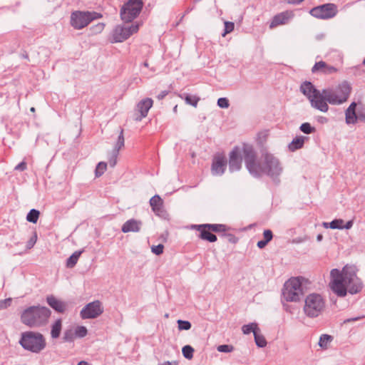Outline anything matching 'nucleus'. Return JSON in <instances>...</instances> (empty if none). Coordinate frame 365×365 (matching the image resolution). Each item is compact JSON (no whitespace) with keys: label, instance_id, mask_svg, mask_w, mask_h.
<instances>
[{"label":"nucleus","instance_id":"nucleus-35","mask_svg":"<svg viewBox=\"0 0 365 365\" xmlns=\"http://www.w3.org/2000/svg\"><path fill=\"white\" fill-rule=\"evenodd\" d=\"M73 332H75V330L72 329L65 330L63 332V339L66 341H73L76 338Z\"/></svg>","mask_w":365,"mask_h":365},{"label":"nucleus","instance_id":"nucleus-24","mask_svg":"<svg viewBox=\"0 0 365 365\" xmlns=\"http://www.w3.org/2000/svg\"><path fill=\"white\" fill-rule=\"evenodd\" d=\"M62 329V321L61 319H58L53 324L51 330V335L53 339H57L59 337Z\"/></svg>","mask_w":365,"mask_h":365},{"label":"nucleus","instance_id":"nucleus-49","mask_svg":"<svg viewBox=\"0 0 365 365\" xmlns=\"http://www.w3.org/2000/svg\"><path fill=\"white\" fill-rule=\"evenodd\" d=\"M334 336L327 334H323L319 336L318 342H331Z\"/></svg>","mask_w":365,"mask_h":365},{"label":"nucleus","instance_id":"nucleus-47","mask_svg":"<svg viewBox=\"0 0 365 365\" xmlns=\"http://www.w3.org/2000/svg\"><path fill=\"white\" fill-rule=\"evenodd\" d=\"M163 250H164V245L162 244H159L158 245H153L151 247L152 252L156 255H160L161 254H163Z\"/></svg>","mask_w":365,"mask_h":365},{"label":"nucleus","instance_id":"nucleus-15","mask_svg":"<svg viewBox=\"0 0 365 365\" xmlns=\"http://www.w3.org/2000/svg\"><path fill=\"white\" fill-rule=\"evenodd\" d=\"M152 211L154 214L164 220L168 218L169 215L164 207V202L158 195L153 196L149 201Z\"/></svg>","mask_w":365,"mask_h":365},{"label":"nucleus","instance_id":"nucleus-13","mask_svg":"<svg viewBox=\"0 0 365 365\" xmlns=\"http://www.w3.org/2000/svg\"><path fill=\"white\" fill-rule=\"evenodd\" d=\"M103 312V307L99 300L87 304L81 311L80 316L83 319H95Z\"/></svg>","mask_w":365,"mask_h":365},{"label":"nucleus","instance_id":"nucleus-20","mask_svg":"<svg viewBox=\"0 0 365 365\" xmlns=\"http://www.w3.org/2000/svg\"><path fill=\"white\" fill-rule=\"evenodd\" d=\"M292 16V15L288 11L279 13L272 18L269 27L273 29L279 25L285 24Z\"/></svg>","mask_w":365,"mask_h":365},{"label":"nucleus","instance_id":"nucleus-19","mask_svg":"<svg viewBox=\"0 0 365 365\" xmlns=\"http://www.w3.org/2000/svg\"><path fill=\"white\" fill-rule=\"evenodd\" d=\"M18 342H45V338L41 333L29 331L21 334Z\"/></svg>","mask_w":365,"mask_h":365},{"label":"nucleus","instance_id":"nucleus-29","mask_svg":"<svg viewBox=\"0 0 365 365\" xmlns=\"http://www.w3.org/2000/svg\"><path fill=\"white\" fill-rule=\"evenodd\" d=\"M300 131L303 133L309 135L316 132L315 127L312 126L309 123H303L299 127Z\"/></svg>","mask_w":365,"mask_h":365},{"label":"nucleus","instance_id":"nucleus-8","mask_svg":"<svg viewBox=\"0 0 365 365\" xmlns=\"http://www.w3.org/2000/svg\"><path fill=\"white\" fill-rule=\"evenodd\" d=\"M325 307V302L319 294H310L305 299L304 312L311 318L317 317Z\"/></svg>","mask_w":365,"mask_h":365},{"label":"nucleus","instance_id":"nucleus-16","mask_svg":"<svg viewBox=\"0 0 365 365\" xmlns=\"http://www.w3.org/2000/svg\"><path fill=\"white\" fill-rule=\"evenodd\" d=\"M227 160L223 154H217L212 158L211 173L213 175H222L227 168Z\"/></svg>","mask_w":365,"mask_h":365},{"label":"nucleus","instance_id":"nucleus-26","mask_svg":"<svg viewBox=\"0 0 365 365\" xmlns=\"http://www.w3.org/2000/svg\"><path fill=\"white\" fill-rule=\"evenodd\" d=\"M22 347L29 351L38 353L45 348L46 344H20Z\"/></svg>","mask_w":365,"mask_h":365},{"label":"nucleus","instance_id":"nucleus-17","mask_svg":"<svg viewBox=\"0 0 365 365\" xmlns=\"http://www.w3.org/2000/svg\"><path fill=\"white\" fill-rule=\"evenodd\" d=\"M153 105V101L150 98H145L141 100L136 106L135 110L138 112L135 115L134 120L136 122L141 121L148 115L149 110Z\"/></svg>","mask_w":365,"mask_h":365},{"label":"nucleus","instance_id":"nucleus-61","mask_svg":"<svg viewBox=\"0 0 365 365\" xmlns=\"http://www.w3.org/2000/svg\"><path fill=\"white\" fill-rule=\"evenodd\" d=\"M317 120L320 123H326L328 122V119L324 116H319Z\"/></svg>","mask_w":365,"mask_h":365},{"label":"nucleus","instance_id":"nucleus-11","mask_svg":"<svg viewBox=\"0 0 365 365\" xmlns=\"http://www.w3.org/2000/svg\"><path fill=\"white\" fill-rule=\"evenodd\" d=\"M338 13V8L335 4L327 3L313 7L309 14L315 19L327 20L334 18Z\"/></svg>","mask_w":365,"mask_h":365},{"label":"nucleus","instance_id":"nucleus-25","mask_svg":"<svg viewBox=\"0 0 365 365\" xmlns=\"http://www.w3.org/2000/svg\"><path fill=\"white\" fill-rule=\"evenodd\" d=\"M179 96L184 99L185 103L188 105L192 106L194 107H197V103L200 98L197 96H192L189 93H183L179 95Z\"/></svg>","mask_w":365,"mask_h":365},{"label":"nucleus","instance_id":"nucleus-30","mask_svg":"<svg viewBox=\"0 0 365 365\" xmlns=\"http://www.w3.org/2000/svg\"><path fill=\"white\" fill-rule=\"evenodd\" d=\"M227 231H224V232H220V236L221 237H225L227 241L231 243V244H233V245H235L239 241V238L237 237H236L235 235L232 234V233H228L227 232Z\"/></svg>","mask_w":365,"mask_h":365},{"label":"nucleus","instance_id":"nucleus-33","mask_svg":"<svg viewBox=\"0 0 365 365\" xmlns=\"http://www.w3.org/2000/svg\"><path fill=\"white\" fill-rule=\"evenodd\" d=\"M124 143H125V140H124V135H123V129L121 128L119 135L118 137L116 144L113 150H117L119 153V150L124 146Z\"/></svg>","mask_w":365,"mask_h":365},{"label":"nucleus","instance_id":"nucleus-46","mask_svg":"<svg viewBox=\"0 0 365 365\" xmlns=\"http://www.w3.org/2000/svg\"><path fill=\"white\" fill-rule=\"evenodd\" d=\"M234 349V347L230 344H222L217 347V350L220 352H231Z\"/></svg>","mask_w":365,"mask_h":365},{"label":"nucleus","instance_id":"nucleus-42","mask_svg":"<svg viewBox=\"0 0 365 365\" xmlns=\"http://www.w3.org/2000/svg\"><path fill=\"white\" fill-rule=\"evenodd\" d=\"M118 153H119L117 150H113L110 153V155L108 158V163L111 168H114L115 166Z\"/></svg>","mask_w":365,"mask_h":365},{"label":"nucleus","instance_id":"nucleus-52","mask_svg":"<svg viewBox=\"0 0 365 365\" xmlns=\"http://www.w3.org/2000/svg\"><path fill=\"white\" fill-rule=\"evenodd\" d=\"M27 168L26 162L22 161L14 168L15 170L24 171Z\"/></svg>","mask_w":365,"mask_h":365},{"label":"nucleus","instance_id":"nucleus-60","mask_svg":"<svg viewBox=\"0 0 365 365\" xmlns=\"http://www.w3.org/2000/svg\"><path fill=\"white\" fill-rule=\"evenodd\" d=\"M356 107H357V104H356V102L354 101V102L351 103V104L346 108V110H356Z\"/></svg>","mask_w":365,"mask_h":365},{"label":"nucleus","instance_id":"nucleus-28","mask_svg":"<svg viewBox=\"0 0 365 365\" xmlns=\"http://www.w3.org/2000/svg\"><path fill=\"white\" fill-rule=\"evenodd\" d=\"M40 216L39 210L31 209L26 215V220L29 222L36 223Z\"/></svg>","mask_w":365,"mask_h":365},{"label":"nucleus","instance_id":"nucleus-32","mask_svg":"<svg viewBox=\"0 0 365 365\" xmlns=\"http://www.w3.org/2000/svg\"><path fill=\"white\" fill-rule=\"evenodd\" d=\"M107 163L105 162H100L97 164L95 170V175L96 178L101 177L106 170Z\"/></svg>","mask_w":365,"mask_h":365},{"label":"nucleus","instance_id":"nucleus-27","mask_svg":"<svg viewBox=\"0 0 365 365\" xmlns=\"http://www.w3.org/2000/svg\"><path fill=\"white\" fill-rule=\"evenodd\" d=\"M359 119L356 110H345V121L348 125L356 124Z\"/></svg>","mask_w":365,"mask_h":365},{"label":"nucleus","instance_id":"nucleus-37","mask_svg":"<svg viewBox=\"0 0 365 365\" xmlns=\"http://www.w3.org/2000/svg\"><path fill=\"white\" fill-rule=\"evenodd\" d=\"M75 332H73L76 337L82 338L86 336L88 330L84 326H78L75 328Z\"/></svg>","mask_w":365,"mask_h":365},{"label":"nucleus","instance_id":"nucleus-4","mask_svg":"<svg viewBox=\"0 0 365 365\" xmlns=\"http://www.w3.org/2000/svg\"><path fill=\"white\" fill-rule=\"evenodd\" d=\"M300 91L308 98L312 108L324 113L328 111L329 107L324 101L323 90L320 91L312 82L305 81L300 86Z\"/></svg>","mask_w":365,"mask_h":365},{"label":"nucleus","instance_id":"nucleus-9","mask_svg":"<svg viewBox=\"0 0 365 365\" xmlns=\"http://www.w3.org/2000/svg\"><path fill=\"white\" fill-rule=\"evenodd\" d=\"M142 0H128L120 9V16L125 23H130L140 14L143 8Z\"/></svg>","mask_w":365,"mask_h":365},{"label":"nucleus","instance_id":"nucleus-10","mask_svg":"<svg viewBox=\"0 0 365 365\" xmlns=\"http://www.w3.org/2000/svg\"><path fill=\"white\" fill-rule=\"evenodd\" d=\"M102 17V14L96 11H73L71 15V25L76 29L87 26L93 20Z\"/></svg>","mask_w":365,"mask_h":365},{"label":"nucleus","instance_id":"nucleus-57","mask_svg":"<svg viewBox=\"0 0 365 365\" xmlns=\"http://www.w3.org/2000/svg\"><path fill=\"white\" fill-rule=\"evenodd\" d=\"M354 221L352 220L347 221L345 225L342 223L343 229L349 230L352 227Z\"/></svg>","mask_w":365,"mask_h":365},{"label":"nucleus","instance_id":"nucleus-54","mask_svg":"<svg viewBox=\"0 0 365 365\" xmlns=\"http://www.w3.org/2000/svg\"><path fill=\"white\" fill-rule=\"evenodd\" d=\"M365 317L364 315H362V316H359V317H352V318H349V319H346L344 321V323H349V322H356V321H358L359 319H364Z\"/></svg>","mask_w":365,"mask_h":365},{"label":"nucleus","instance_id":"nucleus-48","mask_svg":"<svg viewBox=\"0 0 365 365\" xmlns=\"http://www.w3.org/2000/svg\"><path fill=\"white\" fill-rule=\"evenodd\" d=\"M12 302L11 298H7L3 300H0V310L5 309L11 306Z\"/></svg>","mask_w":365,"mask_h":365},{"label":"nucleus","instance_id":"nucleus-7","mask_svg":"<svg viewBox=\"0 0 365 365\" xmlns=\"http://www.w3.org/2000/svg\"><path fill=\"white\" fill-rule=\"evenodd\" d=\"M192 228L199 232L198 238L209 242H215L217 240V235L214 234L224 231H228L230 227L224 224H200L192 225Z\"/></svg>","mask_w":365,"mask_h":365},{"label":"nucleus","instance_id":"nucleus-31","mask_svg":"<svg viewBox=\"0 0 365 365\" xmlns=\"http://www.w3.org/2000/svg\"><path fill=\"white\" fill-rule=\"evenodd\" d=\"M257 329H259V327L257 324L255 322L249 323L242 327V332L245 334H249L251 332L254 334V331L255 330L257 331Z\"/></svg>","mask_w":365,"mask_h":365},{"label":"nucleus","instance_id":"nucleus-18","mask_svg":"<svg viewBox=\"0 0 365 365\" xmlns=\"http://www.w3.org/2000/svg\"><path fill=\"white\" fill-rule=\"evenodd\" d=\"M46 302L50 307L58 313H64L66 309V304L57 299L54 295L50 294L46 297Z\"/></svg>","mask_w":365,"mask_h":365},{"label":"nucleus","instance_id":"nucleus-50","mask_svg":"<svg viewBox=\"0 0 365 365\" xmlns=\"http://www.w3.org/2000/svg\"><path fill=\"white\" fill-rule=\"evenodd\" d=\"M264 240L269 242L273 238V233L270 230H264L263 232Z\"/></svg>","mask_w":365,"mask_h":365},{"label":"nucleus","instance_id":"nucleus-39","mask_svg":"<svg viewBox=\"0 0 365 365\" xmlns=\"http://www.w3.org/2000/svg\"><path fill=\"white\" fill-rule=\"evenodd\" d=\"M178 329L179 330H189L192 324L189 321L187 320H178Z\"/></svg>","mask_w":365,"mask_h":365},{"label":"nucleus","instance_id":"nucleus-1","mask_svg":"<svg viewBox=\"0 0 365 365\" xmlns=\"http://www.w3.org/2000/svg\"><path fill=\"white\" fill-rule=\"evenodd\" d=\"M242 150L245 166L253 178L259 179L267 175L275 180L282 173V166L273 154L267 152L259 158L254 146L247 143L242 144Z\"/></svg>","mask_w":365,"mask_h":365},{"label":"nucleus","instance_id":"nucleus-40","mask_svg":"<svg viewBox=\"0 0 365 365\" xmlns=\"http://www.w3.org/2000/svg\"><path fill=\"white\" fill-rule=\"evenodd\" d=\"M105 24L103 23H98L94 26H92L90 28L91 33L92 34H98L101 33V31L104 29Z\"/></svg>","mask_w":365,"mask_h":365},{"label":"nucleus","instance_id":"nucleus-45","mask_svg":"<svg viewBox=\"0 0 365 365\" xmlns=\"http://www.w3.org/2000/svg\"><path fill=\"white\" fill-rule=\"evenodd\" d=\"M217 104L221 108H227L230 106L229 100L224 97L218 98Z\"/></svg>","mask_w":365,"mask_h":365},{"label":"nucleus","instance_id":"nucleus-22","mask_svg":"<svg viewBox=\"0 0 365 365\" xmlns=\"http://www.w3.org/2000/svg\"><path fill=\"white\" fill-rule=\"evenodd\" d=\"M309 139L308 137L303 135H297L293 138L292 142L289 144L288 148L290 151L294 152L304 147L305 140Z\"/></svg>","mask_w":365,"mask_h":365},{"label":"nucleus","instance_id":"nucleus-44","mask_svg":"<svg viewBox=\"0 0 365 365\" xmlns=\"http://www.w3.org/2000/svg\"><path fill=\"white\" fill-rule=\"evenodd\" d=\"M253 334L255 338V342H267L264 336L262 334L259 328L257 329V331L255 330Z\"/></svg>","mask_w":365,"mask_h":365},{"label":"nucleus","instance_id":"nucleus-6","mask_svg":"<svg viewBox=\"0 0 365 365\" xmlns=\"http://www.w3.org/2000/svg\"><path fill=\"white\" fill-rule=\"evenodd\" d=\"M302 277H292L285 282L282 290V299L286 302H299L304 295Z\"/></svg>","mask_w":365,"mask_h":365},{"label":"nucleus","instance_id":"nucleus-59","mask_svg":"<svg viewBox=\"0 0 365 365\" xmlns=\"http://www.w3.org/2000/svg\"><path fill=\"white\" fill-rule=\"evenodd\" d=\"M158 365H178V362L177 361H166L163 363L158 364Z\"/></svg>","mask_w":365,"mask_h":365},{"label":"nucleus","instance_id":"nucleus-38","mask_svg":"<svg viewBox=\"0 0 365 365\" xmlns=\"http://www.w3.org/2000/svg\"><path fill=\"white\" fill-rule=\"evenodd\" d=\"M342 223H344L342 219H334L329 222V228L333 230H343Z\"/></svg>","mask_w":365,"mask_h":365},{"label":"nucleus","instance_id":"nucleus-36","mask_svg":"<svg viewBox=\"0 0 365 365\" xmlns=\"http://www.w3.org/2000/svg\"><path fill=\"white\" fill-rule=\"evenodd\" d=\"M325 67H327V63L324 61H320L319 62H316L312 68V72L314 73L318 71H321L324 73Z\"/></svg>","mask_w":365,"mask_h":365},{"label":"nucleus","instance_id":"nucleus-21","mask_svg":"<svg viewBox=\"0 0 365 365\" xmlns=\"http://www.w3.org/2000/svg\"><path fill=\"white\" fill-rule=\"evenodd\" d=\"M142 225V222L140 220H137L135 219H130L127 220L122 226L121 231L124 233L130 232H139L140 230V227Z\"/></svg>","mask_w":365,"mask_h":365},{"label":"nucleus","instance_id":"nucleus-51","mask_svg":"<svg viewBox=\"0 0 365 365\" xmlns=\"http://www.w3.org/2000/svg\"><path fill=\"white\" fill-rule=\"evenodd\" d=\"M337 71V68L334 66H329L327 64V67H325L324 73V74H331Z\"/></svg>","mask_w":365,"mask_h":365},{"label":"nucleus","instance_id":"nucleus-12","mask_svg":"<svg viewBox=\"0 0 365 365\" xmlns=\"http://www.w3.org/2000/svg\"><path fill=\"white\" fill-rule=\"evenodd\" d=\"M139 24H135L129 26H117L113 32V42L119 43L127 40L131 35L138 32Z\"/></svg>","mask_w":365,"mask_h":365},{"label":"nucleus","instance_id":"nucleus-14","mask_svg":"<svg viewBox=\"0 0 365 365\" xmlns=\"http://www.w3.org/2000/svg\"><path fill=\"white\" fill-rule=\"evenodd\" d=\"M242 160H244L242 147L235 146L229 153L227 162L230 173L239 171L242 168Z\"/></svg>","mask_w":365,"mask_h":365},{"label":"nucleus","instance_id":"nucleus-55","mask_svg":"<svg viewBox=\"0 0 365 365\" xmlns=\"http://www.w3.org/2000/svg\"><path fill=\"white\" fill-rule=\"evenodd\" d=\"M268 243L269 242H267V241H265L264 240H259V241L257 242V246L259 249H263V248H264L267 246V245Z\"/></svg>","mask_w":365,"mask_h":365},{"label":"nucleus","instance_id":"nucleus-63","mask_svg":"<svg viewBox=\"0 0 365 365\" xmlns=\"http://www.w3.org/2000/svg\"><path fill=\"white\" fill-rule=\"evenodd\" d=\"M359 120H361L365 123V113H359Z\"/></svg>","mask_w":365,"mask_h":365},{"label":"nucleus","instance_id":"nucleus-64","mask_svg":"<svg viewBox=\"0 0 365 365\" xmlns=\"http://www.w3.org/2000/svg\"><path fill=\"white\" fill-rule=\"evenodd\" d=\"M322 239H323V235H322V234H319V235H317V240L318 242H321V241L322 240Z\"/></svg>","mask_w":365,"mask_h":365},{"label":"nucleus","instance_id":"nucleus-41","mask_svg":"<svg viewBox=\"0 0 365 365\" xmlns=\"http://www.w3.org/2000/svg\"><path fill=\"white\" fill-rule=\"evenodd\" d=\"M37 232L36 230L33 232V235L29 238V240L26 242V248L30 250L34 247L36 241H37Z\"/></svg>","mask_w":365,"mask_h":365},{"label":"nucleus","instance_id":"nucleus-53","mask_svg":"<svg viewBox=\"0 0 365 365\" xmlns=\"http://www.w3.org/2000/svg\"><path fill=\"white\" fill-rule=\"evenodd\" d=\"M283 308L287 312H289L290 314H294V310L295 309L294 307L285 303H283Z\"/></svg>","mask_w":365,"mask_h":365},{"label":"nucleus","instance_id":"nucleus-56","mask_svg":"<svg viewBox=\"0 0 365 365\" xmlns=\"http://www.w3.org/2000/svg\"><path fill=\"white\" fill-rule=\"evenodd\" d=\"M169 91H162L158 96L157 98L160 101L163 100L169 93Z\"/></svg>","mask_w":365,"mask_h":365},{"label":"nucleus","instance_id":"nucleus-34","mask_svg":"<svg viewBox=\"0 0 365 365\" xmlns=\"http://www.w3.org/2000/svg\"><path fill=\"white\" fill-rule=\"evenodd\" d=\"M182 352L185 358L191 359L193 357L194 349L190 345H186L182 347Z\"/></svg>","mask_w":365,"mask_h":365},{"label":"nucleus","instance_id":"nucleus-58","mask_svg":"<svg viewBox=\"0 0 365 365\" xmlns=\"http://www.w3.org/2000/svg\"><path fill=\"white\" fill-rule=\"evenodd\" d=\"M304 0H284L289 4L298 5L303 2Z\"/></svg>","mask_w":365,"mask_h":365},{"label":"nucleus","instance_id":"nucleus-2","mask_svg":"<svg viewBox=\"0 0 365 365\" xmlns=\"http://www.w3.org/2000/svg\"><path fill=\"white\" fill-rule=\"evenodd\" d=\"M358 269L355 265H345L342 270L335 268L331 270V289L338 297H344L347 292L351 294L361 292L364 284L357 277Z\"/></svg>","mask_w":365,"mask_h":365},{"label":"nucleus","instance_id":"nucleus-23","mask_svg":"<svg viewBox=\"0 0 365 365\" xmlns=\"http://www.w3.org/2000/svg\"><path fill=\"white\" fill-rule=\"evenodd\" d=\"M83 252V250H78L74 252L67 259L66 262V266L67 268H73L76 266L78 262V260Z\"/></svg>","mask_w":365,"mask_h":365},{"label":"nucleus","instance_id":"nucleus-3","mask_svg":"<svg viewBox=\"0 0 365 365\" xmlns=\"http://www.w3.org/2000/svg\"><path fill=\"white\" fill-rule=\"evenodd\" d=\"M51 314V311L46 307L31 306L23 311L21 321L30 327H39L48 322Z\"/></svg>","mask_w":365,"mask_h":365},{"label":"nucleus","instance_id":"nucleus-43","mask_svg":"<svg viewBox=\"0 0 365 365\" xmlns=\"http://www.w3.org/2000/svg\"><path fill=\"white\" fill-rule=\"evenodd\" d=\"M224 32L222 36H225L226 34L231 33L235 29V24L232 21H225Z\"/></svg>","mask_w":365,"mask_h":365},{"label":"nucleus","instance_id":"nucleus-5","mask_svg":"<svg viewBox=\"0 0 365 365\" xmlns=\"http://www.w3.org/2000/svg\"><path fill=\"white\" fill-rule=\"evenodd\" d=\"M351 86L347 81H344L335 88L323 89L324 101L331 105H341L346 102L351 92Z\"/></svg>","mask_w":365,"mask_h":365},{"label":"nucleus","instance_id":"nucleus-62","mask_svg":"<svg viewBox=\"0 0 365 365\" xmlns=\"http://www.w3.org/2000/svg\"><path fill=\"white\" fill-rule=\"evenodd\" d=\"M329 344H318L319 347L322 349H328Z\"/></svg>","mask_w":365,"mask_h":365}]
</instances>
